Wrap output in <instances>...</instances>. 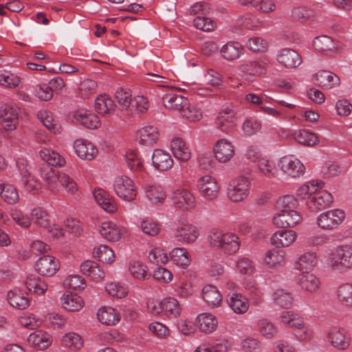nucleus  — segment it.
I'll return each mask as SVG.
<instances>
[{
    "instance_id": "obj_1",
    "label": "nucleus",
    "mask_w": 352,
    "mask_h": 352,
    "mask_svg": "<svg viewBox=\"0 0 352 352\" xmlns=\"http://www.w3.org/2000/svg\"><path fill=\"white\" fill-rule=\"evenodd\" d=\"M208 241L211 248L221 250L228 255L236 254L241 246V241L237 234L230 232H223L216 228L210 231Z\"/></svg>"
},
{
    "instance_id": "obj_2",
    "label": "nucleus",
    "mask_w": 352,
    "mask_h": 352,
    "mask_svg": "<svg viewBox=\"0 0 352 352\" xmlns=\"http://www.w3.org/2000/svg\"><path fill=\"white\" fill-rule=\"evenodd\" d=\"M250 182L248 178L241 176L232 179L228 187V196L234 202L245 199L250 193Z\"/></svg>"
},
{
    "instance_id": "obj_3",
    "label": "nucleus",
    "mask_w": 352,
    "mask_h": 352,
    "mask_svg": "<svg viewBox=\"0 0 352 352\" xmlns=\"http://www.w3.org/2000/svg\"><path fill=\"white\" fill-rule=\"evenodd\" d=\"M352 248L350 245L340 246L332 254L331 266L333 270L343 272L351 268Z\"/></svg>"
},
{
    "instance_id": "obj_4",
    "label": "nucleus",
    "mask_w": 352,
    "mask_h": 352,
    "mask_svg": "<svg viewBox=\"0 0 352 352\" xmlns=\"http://www.w3.org/2000/svg\"><path fill=\"white\" fill-rule=\"evenodd\" d=\"M342 210L334 209L321 213L317 218V223L322 230H331L337 228L345 219Z\"/></svg>"
},
{
    "instance_id": "obj_5",
    "label": "nucleus",
    "mask_w": 352,
    "mask_h": 352,
    "mask_svg": "<svg viewBox=\"0 0 352 352\" xmlns=\"http://www.w3.org/2000/svg\"><path fill=\"white\" fill-rule=\"evenodd\" d=\"M278 166L285 174L292 177H300L305 172L303 164L292 155L282 157L278 162Z\"/></svg>"
},
{
    "instance_id": "obj_6",
    "label": "nucleus",
    "mask_w": 352,
    "mask_h": 352,
    "mask_svg": "<svg viewBox=\"0 0 352 352\" xmlns=\"http://www.w3.org/2000/svg\"><path fill=\"white\" fill-rule=\"evenodd\" d=\"M1 125L4 131H14L19 123V113L16 106L4 104L0 107Z\"/></svg>"
},
{
    "instance_id": "obj_7",
    "label": "nucleus",
    "mask_w": 352,
    "mask_h": 352,
    "mask_svg": "<svg viewBox=\"0 0 352 352\" xmlns=\"http://www.w3.org/2000/svg\"><path fill=\"white\" fill-rule=\"evenodd\" d=\"M113 186L116 193L123 200L131 201L136 197V189L133 181L128 177H117Z\"/></svg>"
},
{
    "instance_id": "obj_8",
    "label": "nucleus",
    "mask_w": 352,
    "mask_h": 352,
    "mask_svg": "<svg viewBox=\"0 0 352 352\" xmlns=\"http://www.w3.org/2000/svg\"><path fill=\"white\" fill-rule=\"evenodd\" d=\"M236 112L231 106H225L219 111L217 118V127L221 131L228 133L236 126Z\"/></svg>"
},
{
    "instance_id": "obj_9",
    "label": "nucleus",
    "mask_w": 352,
    "mask_h": 352,
    "mask_svg": "<svg viewBox=\"0 0 352 352\" xmlns=\"http://www.w3.org/2000/svg\"><path fill=\"white\" fill-rule=\"evenodd\" d=\"M171 199L173 205L182 210H190L195 208V197L186 189H177L173 192Z\"/></svg>"
},
{
    "instance_id": "obj_10",
    "label": "nucleus",
    "mask_w": 352,
    "mask_h": 352,
    "mask_svg": "<svg viewBox=\"0 0 352 352\" xmlns=\"http://www.w3.org/2000/svg\"><path fill=\"white\" fill-rule=\"evenodd\" d=\"M302 221V216L295 210H280L273 217V223L278 228L294 227Z\"/></svg>"
},
{
    "instance_id": "obj_11",
    "label": "nucleus",
    "mask_w": 352,
    "mask_h": 352,
    "mask_svg": "<svg viewBox=\"0 0 352 352\" xmlns=\"http://www.w3.org/2000/svg\"><path fill=\"white\" fill-rule=\"evenodd\" d=\"M198 188L203 197L208 200L216 199L219 193V186L213 177L206 175L197 181Z\"/></svg>"
},
{
    "instance_id": "obj_12",
    "label": "nucleus",
    "mask_w": 352,
    "mask_h": 352,
    "mask_svg": "<svg viewBox=\"0 0 352 352\" xmlns=\"http://www.w3.org/2000/svg\"><path fill=\"white\" fill-rule=\"evenodd\" d=\"M35 269L42 276H52L60 269V263L56 257L45 255L36 261Z\"/></svg>"
},
{
    "instance_id": "obj_13",
    "label": "nucleus",
    "mask_w": 352,
    "mask_h": 352,
    "mask_svg": "<svg viewBox=\"0 0 352 352\" xmlns=\"http://www.w3.org/2000/svg\"><path fill=\"white\" fill-rule=\"evenodd\" d=\"M278 63L286 69H295L302 62L300 54L292 48L280 50L276 56Z\"/></svg>"
},
{
    "instance_id": "obj_14",
    "label": "nucleus",
    "mask_w": 352,
    "mask_h": 352,
    "mask_svg": "<svg viewBox=\"0 0 352 352\" xmlns=\"http://www.w3.org/2000/svg\"><path fill=\"white\" fill-rule=\"evenodd\" d=\"M332 203V195L327 190H318L317 188L313 196L310 197V200L307 201V204L311 211L318 212L329 207Z\"/></svg>"
},
{
    "instance_id": "obj_15",
    "label": "nucleus",
    "mask_w": 352,
    "mask_h": 352,
    "mask_svg": "<svg viewBox=\"0 0 352 352\" xmlns=\"http://www.w3.org/2000/svg\"><path fill=\"white\" fill-rule=\"evenodd\" d=\"M199 233L197 228L190 223H181L175 230L174 236L179 242L184 243H194Z\"/></svg>"
},
{
    "instance_id": "obj_16",
    "label": "nucleus",
    "mask_w": 352,
    "mask_h": 352,
    "mask_svg": "<svg viewBox=\"0 0 352 352\" xmlns=\"http://www.w3.org/2000/svg\"><path fill=\"white\" fill-rule=\"evenodd\" d=\"M316 85L323 89H331L340 84V78L334 73L327 70H320L314 76Z\"/></svg>"
},
{
    "instance_id": "obj_17",
    "label": "nucleus",
    "mask_w": 352,
    "mask_h": 352,
    "mask_svg": "<svg viewBox=\"0 0 352 352\" xmlns=\"http://www.w3.org/2000/svg\"><path fill=\"white\" fill-rule=\"evenodd\" d=\"M213 152L214 157L220 162H229L234 155V147L226 139L218 140L214 145Z\"/></svg>"
},
{
    "instance_id": "obj_18",
    "label": "nucleus",
    "mask_w": 352,
    "mask_h": 352,
    "mask_svg": "<svg viewBox=\"0 0 352 352\" xmlns=\"http://www.w3.org/2000/svg\"><path fill=\"white\" fill-rule=\"evenodd\" d=\"M74 148L76 154L81 159L91 160L98 155V148L90 142L78 139L74 142Z\"/></svg>"
},
{
    "instance_id": "obj_19",
    "label": "nucleus",
    "mask_w": 352,
    "mask_h": 352,
    "mask_svg": "<svg viewBox=\"0 0 352 352\" xmlns=\"http://www.w3.org/2000/svg\"><path fill=\"white\" fill-rule=\"evenodd\" d=\"M328 340L335 348L344 350L350 345L351 338L346 334L344 329L333 327L329 331Z\"/></svg>"
},
{
    "instance_id": "obj_20",
    "label": "nucleus",
    "mask_w": 352,
    "mask_h": 352,
    "mask_svg": "<svg viewBox=\"0 0 352 352\" xmlns=\"http://www.w3.org/2000/svg\"><path fill=\"white\" fill-rule=\"evenodd\" d=\"M296 233L292 230H281L276 232L271 236V243L274 245L280 247H289L296 239Z\"/></svg>"
},
{
    "instance_id": "obj_21",
    "label": "nucleus",
    "mask_w": 352,
    "mask_h": 352,
    "mask_svg": "<svg viewBox=\"0 0 352 352\" xmlns=\"http://www.w3.org/2000/svg\"><path fill=\"white\" fill-rule=\"evenodd\" d=\"M152 164L156 169L165 171L173 166V160L168 152L155 149L152 155Z\"/></svg>"
},
{
    "instance_id": "obj_22",
    "label": "nucleus",
    "mask_w": 352,
    "mask_h": 352,
    "mask_svg": "<svg viewBox=\"0 0 352 352\" xmlns=\"http://www.w3.org/2000/svg\"><path fill=\"white\" fill-rule=\"evenodd\" d=\"M162 100L166 108L179 111L180 113L184 107L187 105L188 99L180 94L171 92L164 94Z\"/></svg>"
},
{
    "instance_id": "obj_23",
    "label": "nucleus",
    "mask_w": 352,
    "mask_h": 352,
    "mask_svg": "<svg viewBox=\"0 0 352 352\" xmlns=\"http://www.w3.org/2000/svg\"><path fill=\"white\" fill-rule=\"evenodd\" d=\"M172 152L175 157L182 162H187L191 157V150L180 138H175L170 143Z\"/></svg>"
},
{
    "instance_id": "obj_24",
    "label": "nucleus",
    "mask_w": 352,
    "mask_h": 352,
    "mask_svg": "<svg viewBox=\"0 0 352 352\" xmlns=\"http://www.w3.org/2000/svg\"><path fill=\"white\" fill-rule=\"evenodd\" d=\"M124 230L112 221L103 222L100 228L101 235L107 241L115 242L119 241Z\"/></svg>"
},
{
    "instance_id": "obj_25",
    "label": "nucleus",
    "mask_w": 352,
    "mask_h": 352,
    "mask_svg": "<svg viewBox=\"0 0 352 352\" xmlns=\"http://www.w3.org/2000/svg\"><path fill=\"white\" fill-rule=\"evenodd\" d=\"M159 137V133L156 128L152 126H147L141 128L137 131V140L140 144L145 146L154 145Z\"/></svg>"
},
{
    "instance_id": "obj_26",
    "label": "nucleus",
    "mask_w": 352,
    "mask_h": 352,
    "mask_svg": "<svg viewBox=\"0 0 352 352\" xmlns=\"http://www.w3.org/2000/svg\"><path fill=\"white\" fill-rule=\"evenodd\" d=\"M93 196L101 208L108 212H113L116 210V204L113 199L109 194L102 188L96 189L93 192Z\"/></svg>"
},
{
    "instance_id": "obj_27",
    "label": "nucleus",
    "mask_w": 352,
    "mask_h": 352,
    "mask_svg": "<svg viewBox=\"0 0 352 352\" xmlns=\"http://www.w3.org/2000/svg\"><path fill=\"white\" fill-rule=\"evenodd\" d=\"M77 122L89 129H97L100 126L98 117L92 113L84 110H78L74 114Z\"/></svg>"
},
{
    "instance_id": "obj_28",
    "label": "nucleus",
    "mask_w": 352,
    "mask_h": 352,
    "mask_svg": "<svg viewBox=\"0 0 352 352\" xmlns=\"http://www.w3.org/2000/svg\"><path fill=\"white\" fill-rule=\"evenodd\" d=\"M62 307L68 311H78L84 306L83 299L76 294L65 293L60 298Z\"/></svg>"
},
{
    "instance_id": "obj_29",
    "label": "nucleus",
    "mask_w": 352,
    "mask_h": 352,
    "mask_svg": "<svg viewBox=\"0 0 352 352\" xmlns=\"http://www.w3.org/2000/svg\"><path fill=\"white\" fill-rule=\"evenodd\" d=\"M202 297L208 306L219 307L222 302V296L219 289L214 285H208L202 289Z\"/></svg>"
},
{
    "instance_id": "obj_30",
    "label": "nucleus",
    "mask_w": 352,
    "mask_h": 352,
    "mask_svg": "<svg viewBox=\"0 0 352 352\" xmlns=\"http://www.w3.org/2000/svg\"><path fill=\"white\" fill-rule=\"evenodd\" d=\"M28 342L37 349L43 350L51 345L52 339L47 333L36 331L30 334Z\"/></svg>"
},
{
    "instance_id": "obj_31",
    "label": "nucleus",
    "mask_w": 352,
    "mask_h": 352,
    "mask_svg": "<svg viewBox=\"0 0 352 352\" xmlns=\"http://www.w3.org/2000/svg\"><path fill=\"white\" fill-rule=\"evenodd\" d=\"M196 322L200 331L206 333L214 331L218 324L216 317L209 313L199 314L197 317Z\"/></svg>"
},
{
    "instance_id": "obj_32",
    "label": "nucleus",
    "mask_w": 352,
    "mask_h": 352,
    "mask_svg": "<svg viewBox=\"0 0 352 352\" xmlns=\"http://www.w3.org/2000/svg\"><path fill=\"white\" fill-rule=\"evenodd\" d=\"M228 302L232 310L237 314H243L249 309L248 299L241 294H232Z\"/></svg>"
},
{
    "instance_id": "obj_33",
    "label": "nucleus",
    "mask_w": 352,
    "mask_h": 352,
    "mask_svg": "<svg viewBox=\"0 0 352 352\" xmlns=\"http://www.w3.org/2000/svg\"><path fill=\"white\" fill-rule=\"evenodd\" d=\"M98 320L105 325H115L120 321V314L111 307H103L97 313Z\"/></svg>"
},
{
    "instance_id": "obj_34",
    "label": "nucleus",
    "mask_w": 352,
    "mask_h": 352,
    "mask_svg": "<svg viewBox=\"0 0 352 352\" xmlns=\"http://www.w3.org/2000/svg\"><path fill=\"white\" fill-rule=\"evenodd\" d=\"M221 56L228 60H234L243 54V47L238 42H228L221 49Z\"/></svg>"
},
{
    "instance_id": "obj_35",
    "label": "nucleus",
    "mask_w": 352,
    "mask_h": 352,
    "mask_svg": "<svg viewBox=\"0 0 352 352\" xmlns=\"http://www.w3.org/2000/svg\"><path fill=\"white\" fill-rule=\"evenodd\" d=\"M95 108L98 113L105 116L111 115L116 109L113 101L106 94L101 95L95 100Z\"/></svg>"
},
{
    "instance_id": "obj_36",
    "label": "nucleus",
    "mask_w": 352,
    "mask_h": 352,
    "mask_svg": "<svg viewBox=\"0 0 352 352\" xmlns=\"http://www.w3.org/2000/svg\"><path fill=\"white\" fill-rule=\"evenodd\" d=\"M170 261L177 266L186 268L191 262L190 254L184 248H175L170 252Z\"/></svg>"
},
{
    "instance_id": "obj_37",
    "label": "nucleus",
    "mask_w": 352,
    "mask_h": 352,
    "mask_svg": "<svg viewBox=\"0 0 352 352\" xmlns=\"http://www.w3.org/2000/svg\"><path fill=\"white\" fill-rule=\"evenodd\" d=\"M82 338L75 332L65 333L61 339V345L71 351H76L83 346Z\"/></svg>"
},
{
    "instance_id": "obj_38",
    "label": "nucleus",
    "mask_w": 352,
    "mask_h": 352,
    "mask_svg": "<svg viewBox=\"0 0 352 352\" xmlns=\"http://www.w3.org/2000/svg\"><path fill=\"white\" fill-rule=\"evenodd\" d=\"M318 256L316 252H305L296 261V268L300 271L311 270L318 264Z\"/></svg>"
},
{
    "instance_id": "obj_39",
    "label": "nucleus",
    "mask_w": 352,
    "mask_h": 352,
    "mask_svg": "<svg viewBox=\"0 0 352 352\" xmlns=\"http://www.w3.org/2000/svg\"><path fill=\"white\" fill-rule=\"evenodd\" d=\"M163 312L169 318H176L180 316L181 307L177 299L172 297L162 300Z\"/></svg>"
},
{
    "instance_id": "obj_40",
    "label": "nucleus",
    "mask_w": 352,
    "mask_h": 352,
    "mask_svg": "<svg viewBox=\"0 0 352 352\" xmlns=\"http://www.w3.org/2000/svg\"><path fill=\"white\" fill-rule=\"evenodd\" d=\"M299 284L302 289L314 292L319 289L320 282L316 275L307 272L300 275Z\"/></svg>"
},
{
    "instance_id": "obj_41",
    "label": "nucleus",
    "mask_w": 352,
    "mask_h": 352,
    "mask_svg": "<svg viewBox=\"0 0 352 352\" xmlns=\"http://www.w3.org/2000/svg\"><path fill=\"white\" fill-rule=\"evenodd\" d=\"M7 299L10 305L19 310H23L30 305L29 299L21 292L10 291L7 294Z\"/></svg>"
},
{
    "instance_id": "obj_42",
    "label": "nucleus",
    "mask_w": 352,
    "mask_h": 352,
    "mask_svg": "<svg viewBox=\"0 0 352 352\" xmlns=\"http://www.w3.org/2000/svg\"><path fill=\"white\" fill-rule=\"evenodd\" d=\"M81 272L94 280H102L104 273L99 268L98 263L92 261H86L80 265Z\"/></svg>"
},
{
    "instance_id": "obj_43",
    "label": "nucleus",
    "mask_w": 352,
    "mask_h": 352,
    "mask_svg": "<svg viewBox=\"0 0 352 352\" xmlns=\"http://www.w3.org/2000/svg\"><path fill=\"white\" fill-rule=\"evenodd\" d=\"M337 300L342 306L349 307L352 305V284L344 283L337 289Z\"/></svg>"
},
{
    "instance_id": "obj_44",
    "label": "nucleus",
    "mask_w": 352,
    "mask_h": 352,
    "mask_svg": "<svg viewBox=\"0 0 352 352\" xmlns=\"http://www.w3.org/2000/svg\"><path fill=\"white\" fill-rule=\"evenodd\" d=\"M0 195L6 202L10 204H15L19 199L16 188L10 184L0 183Z\"/></svg>"
},
{
    "instance_id": "obj_45",
    "label": "nucleus",
    "mask_w": 352,
    "mask_h": 352,
    "mask_svg": "<svg viewBox=\"0 0 352 352\" xmlns=\"http://www.w3.org/2000/svg\"><path fill=\"white\" fill-rule=\"evenodd\" d=\"M145 194L146 197L153 204H162L166 197L165 191L160 186H147Z\"/></svg>"
},
{
    "instance_id": "obj_46",
    "label": "nucleus",
    "mask_w": 352,
    "mask_h": 352,
    "mask_svg": "<svg viewBox=\"0 0 352 352\" xmlns=\"http://www.w3.org/2000/svg\"><path fill=\"white\" fill-rule=\"evenodd\" d=\"M40 157L45 161L48 165L63 166L65 164V160L58 153L49 148H43L40 151Z\"/></svg>"
},
{
    "instance_id": "obj_47",
    "label": "nucleus",
    "mask_w": 352,
    "mask_h": 352,
    "mask_svg": "<svg viewBox=\"0 0 352 352\" xmlns=\"http://www.w3.org/2000/svg\"><path fill=\"white\" fill-rule=\"evenodd\" d=\"M294 140L299 144L312 146L318 143L317 135L305 129L298 130L294 133Z\"/></svg>"
},
{
    "instance_id": "obj_48",
    "label": "nucleus",
    "mask_w": 352,
    "mask_h": 352,
    "mask_svg": "<svg viewBox=\"0 0 352 352\" xmlns=\"http://www.w3.org/2000/svg\"><path fill=\"white\" fill-rule=\"evenodd\" d=\"M125 160L128 168L133 172L139 173L144 170L143 160L136 151L127 152Z\"/></svg>"
},
{
    "instance_id": "obj_49",
    "label": "nucleus",
    "mask_w": 352,
    "mask_h": 352,
    "mask_svg": "<svg viewBox=\"0 0 352 352\" xmlns=\"http://www.w3.org/2000/svg\"><path fill=\"white\" fill-rule=\"evenodd\" d=\"M27 288L30 292L41 295L47 290V285L35 275L28 276L25 281Z\"/></svg>"
},
{
    "instance_id": "obj_50",
    "label": "nucleus",
    "mask_w": 352,
    "mask_h": 352,
    "mask_svg": "<svg viewBox=\"0 0 352 352\" xmlns=\"http://www.w3.org/2000/svg\"><path fill=\"white\" fill-rule=\"evenodd\" d=\"M285 256L283 251L272 249L266 252L264 261L269 267H275L285 263Z\"/></svg>"
},
{
    "instance_id": "obj_51",
    "label": "nucleus",
    "mask_w": 352,
    "mask_h": 352,
    "mask_svg": "<svg viewBox=\"0 0 352 352\" xmlns=\"http://www.w3.org/2000/svg\"><path fill=\"white\" fill-rule=\"evenodd\" d=\"M147 267L142 262L135 261L129 264V270L131 274L137 280H147L150 275L147 273Z\"/></svg>"
},
{
    "instance_id": "obj_52",
    "label": "nucleus",
    "mask_w": 352,
    "mask_h": 352,
    "mask_svg": "<svg viewBox=\"0 0 352 352\" xmlns=\"http://www.w3.org/2000/svg\"><path fill=\"white\" fill-rule=\"evenodd\" d=\"M60 174L61 173L53 170L50 166H45L41 169V175L52 190L56 186V183L59 182Z\"/></svg>"
},
{
    "instance_id": "obj_53",
    "label": "nucleus",
    "mask_w": 352,
    "mask_h": 352,
    "mask_svg": "<svg viewBox=\"0 0 352 352\" xmlns=\"http://www.w3.org/2000/svg\"><path fill=\"white\" fill-rule=\"evenodd\" d=\"M240 69L243 73L252 76H259L266 72L265 67L257 60L245 62L241 65Z\"/></svg>"
},
{
    "instance_id": "obj_54",
    "label": "nucleus",
    "mask_w": 352,
    "mask_h": 352,
    "mask_svg": "<svg viewBox=\"0 0 352 352\" xmlns=\"http://www.w3.org/2000/svg\"><path fill=\"white\" fill-rule=\"evenodd\" d=\"M31 219L37 226L42 228H48L50 219L47 212L42 208L37 207L31 211Z\"/></svg>"
},
{
    "instance_id": "obj_55",
    "label": "nucleus",
    "mask_w": 352,
    "mask_h": 352,
    "mask_svg": "<svg viewBox=\"0 0 352 352\" xmlns=\"http://www.w3.org/2000/svg\"><path fill=\"white\" fill-rule=\"evenodd\" d=\"M322 182L311 181L308 182L298 188L297 195L302 199H307L309 201L310 197L313 196L317 188L322 187Z\"/></svg>"
},
{
    "instance_id": "obj_56",
    "label": "nucleus",
    "mask_w": 352,
    "mask_h": 352,
    "mask_svg": "<svg viewBox=\"0 0 352 352\" xmlns=\"http://www.w3.org/2000/svg\"><path fill=\"white\" fill-rule=\"evenodd\" d=\"M132 95L130 91L124 88H119L115 93L116 100L121 110H128L131 105Z\"/></svg>"
},
{
    "instance_id": "obj_57",
    "label": "nucleus",
    "mask_w": 352,
    "mask_h": 352,
    "mask_svg": "<svg viewBox=\"0 0 352 352\" xmlns=\"http://www.w3.org/2000/svg\"><path fill=\"white\" fill-rule=\"evenodd\" d=\"M180 115L190 122L199 121L203 116L201 109L190 104L188 100L187 101V105L184 107Z\"/></svg>"
},
{
    "instance_id": "obj_58",
    "label": "nucleus",
    "mask_w": 352,
    "mask_h": 352,
    "mask_svg": "<svg viewBox=\"0 0 352 352\" xmlns=\"http://www.w3.org/2000/svg\"><path fill=\"white\" fill-rule=\"evenodd\" d=\"M313 45L316 50L322 53L331 52L335 47L333 39L327 36L315 38Z\"/></svg>"
},
{
    "instance_id": "obj_59",
    "label": "nucleus",
    "mask_w": 352,
    "mask_h": 352,
    "mask_svg": "<svg viewBox=\"0 0 352 352\" xmlns=\"http://www.w3.org/2000/svg\"><path fill=\"white\" fill-rule=\"evenodd\" d=\"M94 254L99 261L104 263H111L114 261L113 251L105 245H101L94 250Z\"/></svg>"
},
{
    "instance_id": "obj_60",
    "label": "nucleus",
    "mask_w": 352,
    "mask_h": 352,
    "mask_svg": "<svg viewBox=\"0 0 352 352\" xmlns=\"http://www.w3.org/2000/svg\"><path fill=\"white\" fill-rule=\"evenodd\" d=\"M257 326L259 333L266 338H272L277 333L276 327L267 319L259 320Z\"/></svg>"
},
{
    "instance_id": "obj_61",
    "label": "nucleus",
    "mask_w": 352,
    "mask_h": 352,
    "mask_svg": "<svg viewBox=\"0 0 352 352\" xmlns=\"http://www.w3.org/2000/svg\"><path fill=\"white\" fill-rule=\"evenodd\" d=\"M20 78L8 71H0V85L8 88H15L20 83Z\"/></svg>"
},
{
    "instance_id": "obj_62",
    "label": "nucleus",
    "mask_w": 352,
    "mask_h": 352,
    "mask_svg": "<svg viewBox=\"0 0 352 352\" xmlns=\"http://www.w3.org/2000/svg\"><path fill=\"white\" fill-rule=\"evenodd\" d=\"M38 116L43 125L45 126L50 131L54 133L59 131L58 124L56 120H54L51 112L46 111H39Z\"/></svg>"
},
{
    "instance_id": "obj_63",
    "label": "nucleus",
    "mask_w": 352,
    "mask_h": 352,
    "mask_svg": "<svg viewBox=\"0 0 352 352\" xmlns=\"http://www.w3.org/2000/svg\"><path fill=\"white\" fill-rule=\"evenodd\" d=\"M148 107L149 104L147 98L143 96H137L132 99L131 105L129 109L131 112L143 113L148 109Z\"/></svg>"
},
{
    "instance_id": "obj_64",
    "label": "nucleus",
    "mask_w": 352,
    "mask_h": 352,
    "mask_svg": "<svg viewBox=\"0 0 352 352\" xmlns=\"http://www.w3.org/2000/svg\"><path fill=\"white\" fill-rule=\"evenodd\" d=\"M292 300L291 294L283 289H277L274 293L275 303L283 308H289L292 304Z\"/></svg>"
}]
</instances>
